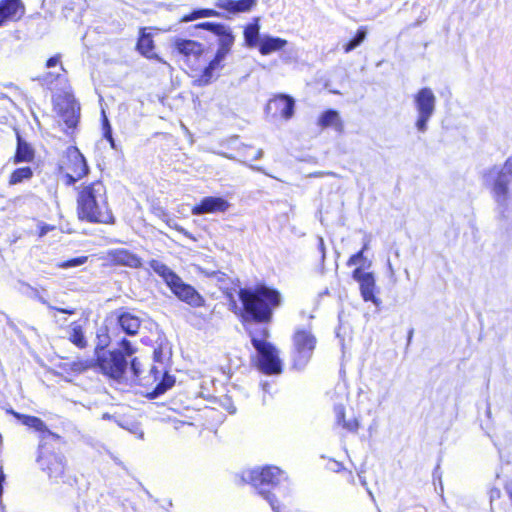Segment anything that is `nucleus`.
Here are the masks:
<instances>
[{
  "label": "nucleus",
  "mask_w": 512,
  "mask_h": 512,
  "mask_svg": "<svg viewBox=\"0 0 512 512\" xmlns=\"http://www.w3.org/2000/svg\"><path fill=\"white\" fill-rule=\"evenodd\" d=\"M239 306L231 293L226 295L229 310L234 313L242 324L257 323L268 324L273 319L274 310L282 303V296L278 289L256 284L253 288H240Z\"/></svg>",
  "instance_id": "1"
},
{
  "label": "nucleus",
  "mask_w": 512,
  "mask_h": 512,
  "mask_svg": "<svg viewBox=\"0 0 512 512\" xmlns=\"http://www.w3.org/2000/svg\"><path fill=\"white\" fill-rule=\"evenodd\" d=\"M76 216L80 222L114 225L116 217L109 205L103 180L82 182L75 189Z\"/></svg>",
  "instance_id": "2"
},
{
  "label": "nucleus",
  "mask_w": 512,
  "mask_h": 512,
  "mask_svg": "<svg viewBox=\"0 0 512 512\" xmlns=\"http://www.w3.org/2000/svg\"><path fill=\"white\" fill-rule=\"evenodd\" d=\"M42 83L54 91L51 100L53 110L65 124V132H73L80 121L81 106L74 96L68 77L65 74L46 72L42 76Z\"/></svg>",
  "instance_id": "3"
},
{
  "label": "nucleus",
  "mask_w": 512,
  "mask_h": 512,
  "mask_svg": "<svg viewBox=\"0 0 512 512\" xmlns=\"http://www.w3.org/2000/svg\"><path fill=\"white\" fill-rule=\"evenodd\" d=\"M206 30L218 37V47L210 61L199 71L193 80V85L204 87L211 84L225 66V59L231 53L235 43V35L231 28L223 23L201 22L194 26Z\"/></svg>",
  "instance_id": "4"
},
{
  "label": "nucleus",
  "mask_w": 512,
  "mask_h": 512,
  "mask_svg": "<svg viewBox=\"0 0 512 512\" xmlns=\"http://www.w3.org/2000/svg\"><path fill=\"white\" fill-rule=\"evenodd\" d=\"M120 349L107 350L105 345H96L94 348V370L101 373L108 380L118 383L125 381L128 368L127 357H131L136 348L130 340L123 338L119 342Z\"/></svg>",
  "instance_id": "5"
},
{
  "label": "nucleus",
  "mask_w": 512,
  "mask_h": 512,
  "mask_svg": "<svg viewBox=\"0 0 512 512\" xmlns=\"http://www.w3.org/2000/svg\"><path fill=\"white\" fill-rule=\"evenodd\" d=\"M148 264L149 267L162 278L166 286L180 301L193 308L205 306V298L192 285L185 283L182 278L166 264L157 259H151Z\"/></svg>",
  "instance_id": "6"
},
{
  "label": "nucleus",
  "mask_w": 512,
  "mask_h": 512,
  "mask_svg": "<svg viewBox=\"0 0 512 512\" xmlns=\"http://www.w3.org/2000/svg\"><path fill=\"white\" fill-rule=\"evenodd\" d=\"M287 480L286 473L274 465L256 467L246 472V481L254 487L271 505L275 512H284L271 497L270 491Z\"/></svg>",
  "instance_id": "7"
},
{
  "label": "nucleus",
  "mask_w": 512,
  "mask_h": 512,
  "mask_svg": "<svg viewBox=\"0 0 512 512\" xmlns=\"http://www.w3.org/2000/svg\"><path fill=\"white\" fill-rule=\"evenodd\" d=\"M56 170L66 186H73L89 175L90 166L79 148L71 145L63 152Z\"/></svg>",
  "instance_id": "8"
},
{
  "label": "nucleus",
  "mask_w": 512,
  "mask_h": 512,
  "mask_svg": "<svg viewBox=\"0 0 512 512\" xmlns=\"http://www.w3.org/2000/svg\"><path fill=\"white\" fill-rule=\"evenodd\" d=\"M261 335L262 339L251 336V344L257 351L256 368L264 375L281 374L283 365L278 349L271 342L266 341L269 336L267 329H262Z\"/></svg>",
  "instance_id": "9"
},
{
  "label": "nucleus",
  "mask_w": 512,
  "mask_h": 512,
  "mask_svg": "<svg viewBox=\"0 0 512 512\" xmlns=\"http://www.w3.org/2000/svg\"><path fill=\"white\" fill-rule=\"evenodd\" d=\"M291 340V367L296 370H302L312 359L317 347V337L311 329L297 328L294 330Z\"/></svg>",
  "instance_id": "10"
},
{
  "label": "nucleus",
  "mask_w": 512,
  "mask_h": 512,
  "mask_svg": "<svg viewBox=\"0 0 512 512\" xmlns=\"http://www.w3.org/2000/svg\"><path fill=\"white\" fill-rule=\"evenodd\" d=\"M37 463L50 478L57 479L65 474L66 461L64 455L59 448L54 449L50 441L39 444Z\"/></svg>",
  "instance_id": "11"
},
{
  "label": "nucleus",
  "mask_w": 512,
  "mask_h": 512,
  "mask_svg": "<svg viewBox=\"0 0 512 512\" xmlns=\"http://www.w3.org/2000/svg\"><path fill=\"white\" fill-rule=\"evenodd\" d=\"M172 48L182 57L191 72L198 71V64L206 54L204 44L192 39L176 38L172 43Z\"/></svg>",
  "instance_id": "12"
},
{
  "label": "nucleus",
  "mask_w": 512,
  "mask_h": 512,
  "mask_svg": "<svg viewBox=\"0 0 512 512\" xmlns=\"http://www.w3.org/2000/svg\"><path fill=\"white\" fill-rule=\"evenodd\" d=\"M414 102L418 112L415 125L419 131L424 132L434 113L436 97L430 88L424 87L414 95Z\"/></svg>",
  "instance_id": "13"
},
{
  "label": "nucleus",
  "mask_w": 512,
  "mask_h": 512,
  "mask_svg": "<svg viewBox=\"0 0 512 512\" xmlns=\"http://www.w3.org/2000/svg\"><path fill=\"white\" fill-rule=\"evenodd\" d=\"M10 413L22 425L37 432L40 437V443L49 442L50 440L58 444L65 443L64 439L60 435L49 430L41 418L33 415L22 414L13 410H11Z\"/></svg>",
  "instance_id": "14"
},
{
  "label": "nucleus",
  "mask_w": 512,
  "mask_h": 512,
  "mask_svg": "<svg viewBox=\"0 0 512 512\" xmlns=\"http://www.w3.org/2000/svg\"><path fill=\"white\" fill-rule=\"evenodd\" d=\"M352 278L359 283L360 294L365 302H372L376 305L380 303L376 295V281L372 272H364L361 267H357L352 271Z\"/></svg>",
  "instance_id": "15"
},
{
  "label": "nucleus",
  "mask_w": 512,
  "mask_h": 512,
  "mask_svg": "<svg viewBox=\"0 0 512 512\" xmlns=\"http://www.w3.org/2000/svg\"><path fill=\"white\" fill-rule=\"evenodd\" d=\"M106 259L107 265L111 267L123 266L132 269H140L143 266L142 258L126 248L108 250Z\"/></svg>",
  "instance_id": "16"
},
{
  "label": "nucleus",
  "mask_w": 512,
  "mask_h": 512,
  "mask_svg": "<svg viewBox=\"0 0 512 512\" xmlns=\"http://www.w3.org/2000/svg\"><path fill=\"white\" fill-rule=\"evenodd\" d=\"M26 14L23 0H0V28L19 22Z\"/></svg>",
  "instance_id": "17"
},
{
  "label": "nucleus",
  "mask_w": 512,
  "mask_h": 512,
  "mask_svg": "<svg viewBox=\"0 0 512 512\" xmlns=\"http://www.w3.org/2000/svg\"><path fill=\"white\" fill-rule=\"evenodd\" d=\"M229 207L230 203L226 199L222 197L207 196L192 206L191 213L193 215L224 213L229 209Z\"/></svg>",
  "instance_id": "18"
},
{
  "label": "nucleus",
  "mask_w": 512,
  "mask_h": 512,
  "mask_svg": "<svg viewBox=\"0 0 512 512\" xmlns=\"http://www.w3.org/2000/svg\"><path fill=\"white\" fill-rule=\"evenodd\" d=\"M14 130L16 137V148L13 156L11 157L12 163L20 164L33 162L36 158L35 148L32 146L31 143L23 139L20 131L17 128H14Z\"/></svg>",
  "instance_id": "19"
},
{
  "label": "nucleus",
  "mask_w": 512,
  "mask_h": 512,
  "mask_svg": "<svg viewBox=\"0 0 512 512\" xmlns=\"http://www.w3.org/2000/svg\"><path fill=\"white\" fill-rule=\"evenodd\" d=\"M335 423L338 427L344 430L346 433L355 434L358 432L361 424L360 417L352 412L350 415L347 414L345 407L342 404L334 407Z\"/></svg>",
  "instance_id": "20"
},
{
  "label": "nucleus",
  "mask_w": 512,
  "mask_h": 512,
  "mask_svg": "<svg viewBox=\"0 0 512 512\" xmlns=\"http://www.w3.org/2000/svg\"><path fill=\"white\" fill-rule=\"evenodd\" d=\"M294 107V99L286 94L274 96L268 104V108L274 110V115L284 120H288L293 116Z\"/></svg>",
  "instance_id": "21"
},
{
  "label": "nucleus",
  "mask_w": 512,
  "mask_h": 512,
  "mask_svg": "<svg viewBox=\"0 0 512 512\" xmlns=\"http://www.w3.org/2000/svg\"><path fill=\"white\" fill-rule=\"evenodd\" d=\"M146 30L147 29L145 27L139 29V36L136 42V50L147 59H153L164 63L162 58L154 52L155 44L153 36Z\"/></svg>",
  "instance_id": "22"
},
{
  "label": "nucleus",
  "mask_w": 512,
  "mask_h": 512,
  "mask_svg": "<svg viewBox=\"0 0 512 512\" xmlns=\"http://www.w3.org/2000/svg\"><path fill=\"white\" fill-rule=\"evenodd\" d=\"M117 323L121 330L130 336L138 334L141 327V319L137 315L122 309L118 312Z\"/></svg>",
  "instance_id": "23"
},
{
  "label": "nucleus",
  "mask_w": 512,
  "mask_h": 512,
  "mask_svg": "<svg viewBox=\"0 0 512 512\" xmlns=\"http://www.w3.org/2000/svg\"><path fill=\"white\" fill-rule=\"evenodd\" d=\"M257 4V0H218L215 6L232 14L251 11Z\"/></svg>",
  "instance_id": "24"
},
{
  "label": "nucleus",
  "mask_w": 512,
  "mask_h": 512,
  "mask_svg": "<svg viewBox=\"0 0 512 512\" xmlns=\"http://www.w3.org/2000/svg\"><path fill=\"white\" fill-rule=\"evenodd\" d=\"M317 126L320 129L334 128L337 132L343 131V122L338 111L327 109L317 118Z\"/></svg>",
  "instance_id": "25"
},
{
  "label": "nucleus",
  "mask_w": 512,
  "mask_h": 512,
  "mask_svg": "<svg viewBox=\"0 0 512 512\" xmlns=\"http://www.w3.org/2000/svg\"><path fill=\"white\" fill-rule=\"evenodd\" d=\"M260 34V18L254 17L250 23L246 24L243 28L244 43L249 48H255L259 46Z\"/></svg>",
  "instance_id": "26"
},
{
  "label": "nucleus",
  "mask_w": 512,
  "mask_h": 512,
  "mask_svg": "<svg viewBox=\"0 0 512 512\" xmlns=\"http://www.w3.org/2000/svg\"><path fill=\"white\" fill-rule=\"evenodd\" d=\"M68 340L79 350H84L89 346L84 327L78 321L70 324Z\"/></svg>",
  "instance_id": "27"
},
{
  "label": "nucleus",
  "mask_w": 512,
  "mask_h": 512,
  "mask_svg": "<svg viewBox=\"0 0 512 512\" xmlns=\"http://www.w3.org/2000/svg\"><path fill=\"white\" fill-rule=\"evenodd\" d=\"M287 45V40L280 37L265 36L263 37L258 46V51L261 55H269L273 52L283 50Z\"/></svg>",
  "instance_id": "28"
},
{
  "label": "nucleus",
  "mask_w": 512,
  "mask_h": 512,
  "mask_svg": "<svg viewBox=\"0 0 512 512\" xmlns=\"http://www.w3.org/2000/svg\"><path fill=\"white\" fill-rule=\"evenodd\" d=\"M509 182L510 179L507 176V173L503 170L499 171L492 188L493 196L496 201L501 202L507 199Z\"/></svg>",
  "instance_id": "29"
},
{
  "label": "nucleus",
  "mask_w": 512,
  "mask_h": 512,
  "mask_svg": "<svg viewBox=\"0 0 512 512\" xmlns=\"http://www.w3.org/2000/svg\"><path fill=\"white\" fill-rule=\"evenodd\" d=\"M34 176V170L30 166H21L12 170L7 178L9 186H15L30 181Z\"/></svg>",
  "instance_id": "30"
},
{
  "label": "nucleus",
  "mask_w": 512,
  "mask_h": 512,
  "mask_svg": "<svg viewBox=\"0 0 512 512\" xmlns=\"http://www.w3.org/2000/svg\"><path fill=\"white\" fill-rule=\"evenodd\" d=\"M220 13L216 11L215 9L210 8H201V9H195L191 11L190 13L184 14L180 18V22L187 23L194 21L196 19L200 18H207V17H219Z\"/></svg>",
  "instance_id": "31"
},
{
  "label": "nucleus",
  "mask_w": 512,
  "mask_h": 512,
  "mask_svg": "<svg viewBox=\"0 0 512 512\" xmlns=\"http://www.w3.org/2000/svg\"><path fill=\"white\" fill-rule=\"evenodd\" d=\"M175 384V377L164 373L161 380L157 383L153 391L150 393L152 398L164 394L168 389L172 388Z\"/></svg>",
  "instance_id": "32"
},
{
  "label": "nucleus",
  "mask_w": 512,
  "mask_h": 512,
  "mask_svg": "<svg viewBox=\"0 0 512 512\" xmlns=\"http://www.w3.org/2000/svg\"><path fill=\"white\" fill-rule=\"evenodd\" d=\"M74 374L79 376L89 370H94V359L93 358H77L73 361H70Z\"/></svg>",
  "instance_id": "33"
},
{
  "label": "nucleus",
  "mask_w": 512,
  "mask_h": 512,
  "mask_svg": "<svg viewBox=\"0 0 512 512\" xmlns=\"http://www.w3.org/2000/svg\"><path fill=\"white\" fill-rule=\"evenodd\" d=\"M367 28L362 26L358 28L356 34L343 46L345 53H348L358 47L366 38Z\"/></svg>",
  "instance_id": "34"
},
{
  "label": "nucleus",
  "mask_w": 512,
  "mask_h": 512,
  "mask_svg": "<svg viewBox=\"0 0 512 512\" xmlns=\"http://www.w3.org/2000/svg\"><path fill=\"white\" fill-rule=\"evenodd\" d=\"M368 248H369V243L365 242L363 244L362 248L358 252L352 254L348 258V260L346 262L347 266L350 267V266L356 265L357 263H361V264L364 265L367 262V266L369 267L370 266V262L367 261L366 257L364 256V252L367 251Z\"/></svg>",
  "instance_id": "35"
},
{
  "label": "nucleus",
  "mask_w": 512,
  "mask_h": 512,
  "mask_svg": "<svg viewBox=\"0 0 512 512\" xmlns=\"http://www.w3.org/2000/svg\"><path fill=\"white\" fill-rule=\"evenodd\" d=\"M87 261H88V256L82 255V256H78V257H74V258H70V259L61 261V262L57 263L56 266L60 269H69L72 267L81 266V265L85 264Z\"/></svg>",
  "instance_id": "36"
},
{
  "label": "nucleus",
  "mask_w": 512,
  "mask_h": 512,
  "mask_svg": "<svg viewBox=\"0 0 512 512\" xmlns=\"http://www.w3.org/2000/svg\"><path fill=\"white\" fill-rule=\"evenodd\" d=\"M57 368L59 369V374L65 377L66 379L71 380L73 377H76V374H74V370L70 361L60 362L57 365Z\"/></svg>",
  "instance_id": "37"
},
{
  "label": "nucleus",
  "mask_w": 512,
  "mask_h": 512,
  "mask_svg": "<svg viewBox=\"0 0 512 512\" xmlns=\"http://www.w3.org/2000/svg\"><path fill=\"white\" fill-rule=\"evenodd\" d=\"M102 130H103L104 138L110 143L111 147L114 148L115 144H114V139L112 136L111 126L109 124L108 119L105 116L102 121Z\"/></svg>",
  "instance_id": "38"
},
{
  "label": "nucleus",
  "mask_w": 512,
  "mask_h": 512,
  "mask_svg": "<svg viewBox=\"0 0 512 512\" xmlns=\"http://www.w3.org/2000/svg\"><path fill=\"white\" fill-rule=\"evenodd\" d=\"M128 364H130V371L132 373V378L134 380L139 379L140 374L142 372V367H141V363L138 360V358L137 357L131 358V360L128 361Z\"/></svg>",
  "instance_id": "39"
},
{
  "label": "nucleus",
  "mask_w": 512,
  "mask_h": 512,
  "mask_svg": "<svg viewBox=\"0 0 512 512\" xmlns=\"http://www.w3.org/2000/svg\"><path fill=\"white\" fill-rule=\"evenodd\" d=\"M56 65H60V68H61V71H62L61 74H65L67 76V71L63 67V65L61 64V55L60 54H56L54 56H51L50 58H48L46 60V63H45V67L46 68H51V67H54Z\"/></svg>",
  "instance_id": "40"
},
{
  "label": "nucleus",
  "mask_w": 512,
  "mask_h": 512,
  "mask_svg": "<svg viewBox=\"0 0 512 512\" xmlns=\"http://www.w3.org/2000/svg\"><path fill=\"white\" fill-rule=\"evenodd\" d=\"M55 227L53 225H49V224H46V223H41L39 226H38V229H37V237L38 238H42L43 236H45L48 232L54 230Z\"/></svg>",
  "instance_id": "41"
},
{
  "label": "nucleus",
  "mask_w": 512,
  "mask_h": 512,
  "mask_svg": "<svg viewBox=\"0 0 512 512\" xmlns=\"http://www.w3.org/2000/svg\"><path fill=\"white\" fill-rule=\"evenodd\" d=\"M60 313H64V314H73L74 313V310L73 309H57Z\"/></svg>",
  "instance_id": "42"
},
{
  "label": "nucleus",
  "mask_w": 512,
  "mask_h": 512,
  "mask_svg": "<svg viewBox=\"0 0 512 512\" xmlns=\"http://www.w3.org/2000/svg\"><path fill=\"white\" fill-rule=\"evenodd\" d=\"M150 372L154 375L155 380L157 379L158 375L160 374V371H158L156 367H152Z\"/></svg>",
  "instance_id": "43"
},
{
  "label": "nucleus",
  "mask_w": 512,
  "mask_h": 512,
  "mask_svg": "<svg viewBox=\"0 0 512 512\" xmlns=\"http://www.w3.org/2000/svg\"><path fill=\"white\" fill-rule=\"evenodd\" d=\"M160 355H161V351H160V350H155V351H154V356H155V358H156V359H157Z\"/></svg>",
  "instance_id": "44"
},
{
  "label": "nucleus",
  "mask_w": 512,
  "mask_h": 512,
  "mask_svg": "<svg viewBox=\"0 0 512 512\" xmlns=\"http://www.w3.org/2000/svg\"><path fill=\"white\" fill-rule=\"evenodd\" d=\"M509 164H510V159H508V160L505 162V167H507Z\"/></svg>",
  "instance_id": "45"
},
{
  "label": "nucleus",
  "mask_w": 512,
  "mask_h": 512,
  "mask_svg": "<svg viewBox=\"0 0 512 512\" xmlns=\"http://www.w3.org/2000/svg\"><path fill=\"white\" fill-rule=\"evenodd\" d=\"M508 173H509L510 176H512V169L509 168L508 169Z\"/></svg>",
  "instance_id": "46"
}]
</instances>
